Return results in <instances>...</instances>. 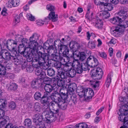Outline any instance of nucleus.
Segmentation results:
<instances>
[{
    "mask_svg": "<svg viewBox=\"0 0 128 128\" xmlns=\"http://www.w3.org/2000/svg\"><path fill=\"white\" fill-rule=\"evenodd\" d=\"M61 41L59 39H57L54 42V45L53 44L52 45H49V46H46L45 47V44L44 46L46 49L48 50V52L51 53L53 52V53H55L56 52L57 46L58 47V49L59 51L63 55L69 53V50L68 47L66 45H64L61 43Z\"/></svg>",
    "mask_w": 128,
    "mask_h": 128,
    "instance_id": "nucleus-1",
    "label": "nucleus"
},
{
    "mask_svg": "<svg viewBox=\"0 0 128 128\" xmlns=\"http://www.w3.org/2000/svg\"><path fill=\"white\" fill-rule=\"evenodd\" d=\"M6 46L7 48L9 50L12 52L13 51L14 53L15 52L14 57V58L13 59L12 61L14 62V64L16 65H20L23 61V59L21 56H16L17 52L16 49L17 47V45L16 42L12 40H8Z\"/></svg>",
    "mask_w": 128,
    "mask_h": 128,
    "instance_id": "nucleus-2",
    "label": "nucleus"
},
{
    "mask_svg": "<svg viewBox=\"0 0 128 128\" xmlns=\"http://www.w3.org/2000/svg\"><path fill=\"white\" fill-rule=\"evenodd\" d=\"M38 54V57L35 59V61L38 63V66L41 67L42 66V68L44 70H47L48 67L47 61L49 59V55L47 53L42 52L39 53Z\"/></svg>",
    "mask_w": 128,
    "mask_h": 128,
    "instance_id": "nucleus-3",
    "label": "nucleus"
},
{
    "mask_svg": "<svg viewBox=\"0 0 128 128\" xmlns=\"http://www.w3.org/2000/svg\"><path fill=\"white\" fill-rule=\"evenodd\" d=\"M128 27V21H125L122 24H118L114 28L111 29L112 34L115 36H117L120 35V34L123 32L125 28Z\"/></svg>",
    "mask_w": 128,
    "mask_h": 128,
    "instance_id": "nucleus-4",
    "label": "nucleus"
},
{
    "mask_svg": "<svg viewBox=\"0 0 128 128\" xmlns=\"http://www.w3.org/2000/svg\"><path fill=\"white\" fill-rule=\"evenodd\" d=\"M122 108L119 110L118 113L119 115L118 118L120 121L124 122V124H125L126 122H128H128V109L125 106H123Z\"/></svg>",
    "mask_w": 128,
    "mask_h": 128,
    "instance_id": "nucleus-5",
    "label": "nucleus"
},
{
    "mask_svg": "<svg viewBox=\"0 0 128 128\" xmlns=\"http://www.w3.org/2000/svg\"><path fill=\"white\" fill-rule=\"evenodd\" d=\"M70 55L69 53L68 54H66L61 58V61L62 63L63 68L65 72H68L72 68V65L68 63L70 60V58L68 57Z\"/></svg>",
    "mask_w": 128,
    "mask_h": 128,
    "instance_id": "nucleus-6",
    "label": "nucleus"
},
{
    "mask_svg": "<svg viewBox=\"0 0 128 128\" xmlns=\"http://www.w3.org/2000/svg\"><path fill=\"white\" fill-rule=\"evenodd\" d=\"M56 114L51 110L48 111H44L42 112L43 115L44 116L46 120L50 122H54L56 120L57 118Z\"/></svg>",
    "mask_w": 128,
    "mask_h": 128,
    "instance_id": "nucleus-7",
    "label": "nucleus"
},
{
    "mask_svg": "<svg viewBox=\"0 0 128 128\" xmlns=\"http://www.w3.org/2000/svg\"><path fill=\"white\" fill-rule=\"evenodd\" d=\"M92 77L95 80H98L101 78L103 75V72L100 68H97L96 70L93 69L91 70Z\"/></svg>",
    "mask_w": 128,
    "mask_h": 128,
    "instance_id": "nucleus-8",
    "label": "nucleus"
},
{
    "mask_svg": "<svg viewBox=\"0 0 128 128\" xmlns=\"http://www.w3.org/2000/svg\"><path fill=\"white\" fill-rule=\"evenodd\" d=\"M36 48H30V53H29V52L27 53L26 55V57L27 58V60L28 62H30L32 60L34 55H35L37 54L38 55V57H36L35 59L34 60V61H35V59L36 58H38V57L39 54H38L40 52H39L38 53L36 49Z\"/></svg>",
    "mask_w": 128,
    "mask_h": 128,
    "instance_id": "nucleus-9",
    "label": "nucleus"
},
{
    "mask_svg": "<svg viewBox=\"0 0 128 128\" xmlns=\"http://www.w3.org/2000/svg\"><path fill=\"white\" fill-rule=\"evenodd\" d=\"M5 114L4 111L0 109V128L2 127L9 120V117L4 116Z\"/></svg>",
    "mask_w": 128,
    "mask_h": 128,
    "instance_id": "nucleus-10",
    "label": "nucleus"
},
{
    "mask_svg": "<svg viewBox=\"0 0 128 128\" xmlns=\"http://www.w3.org/2000/svg\"><path fill=\"white\" fill-rule=\"evenodd\" d=\"M2 55L4 56V59L7 61L13 60V58H14V55L15 54V52L14 53V52H12V53H10L8 50L6 49H2Z\"/></svg>",
    "mask_w": 128,
    "mask_h": 128,
    "instance_id": "nucleus-11",
    "label": "nucleus"
},
{
    "mask_svg": "<svg viewBox=\"0 0 128 128\" xmlns=\"http://www.w3.org/2000/svg\"><path fill=\"white\" fill-rule=\"evenodd\" d=\"M87 62L89 66L92 68L96 66L98 64V59L94 56H89L87 59Z\"/></svg>",
    "mask_w": 128,
    "mask_h": 128,
    "instance_id": "nucleus-12",
    "label": "nucleus"
},
{
    "mask_svg": "<svg viewBox=\"0 0 128 128\" xmlns=\"http://www.w3.org/2000/svg\"><path fill=\"white\" fill-rule=\"evenodd\" d=\"M126 8V7H123L121 8V10L118 12V16L122 22L128 16Z\"/></svg>",
    "mask_w": 128,
    "mask_h": 128,
    "instance_id": "nucleus-13",
    "label": "nucleus"
},
{
    "mask_svg": "<svg viewBox=\"0 0 128 128\" xmlns=\"http://www.w3.org/2000/svg\"><path fill=\"white\" fill-rule=\"evenodd\" d=\"M34 66L36 68V74L37 76H40V78L43 79L46 75L45 72L42 71V68L38 66L37 62L35 64Z\"/></svg>",
    "mask_w": 128,
    "mask_h": 128,
    "instance_id": "nucleus-14",
    "label": "nucleus"
},
{
    "mask_svg": "<svg viewBox=\"0 0 128 128\" xmlns=\"http://www.w3.org/2000/svg\"><path fill=\"white\" fill-rule=\"evenodd\" d=\"M72 66L75 67V70L77 74H80L82 73L83 70L80 66V63L78 59H74L73 60L72 63Z\"/></svg>",
    "mask_w": 128,
    "mask_h": 128,
    "instance_id": "nucleus-15",
    "label": "nucleus"
},
{
    "mask_svg": "<svg viewBox=\"0 0 128 128\" xmlns=\"http://www.w3.org/2000/svg\"><path fill=\"white\" fill-rule=\"evenodd\" d=\"M58 74L55 78L58 80H59L60 78H61L62 79H67L66 73L63 72V70L61 67L57 69Z\"/></svg>",
    "mask_w": 128,
    "mask_h": 128,
    "instance_id": "nucleus-16",
    "label": "nucleus"
},
{
    "mask_svg": "<svg viewBox=\"0 0 128 128\" xmlns=\"http://www.w3.org/2000/svg\"><path fill=\"white\" fill-rule=\"evenodd\" d=\"M60 104L58 102H50V106L52 107V110L54 114H57L59 113L60 110Z\"/></svg>",
    "mask_w": 128,
    "mask_h": 128,
    "instance_id": "nucleus-17",
    "label": "nucleus"
},
{
    "mask_svg": "<svg viewBox=\"0 0 128 128\" xmlns=\"http://www.w3.org/2000/svg\"><path fill=\"white\" fill-rule=\"evenodd\" d=\"M78 89L76 90L77 92L78 93V95L80 98H82L83 96L85 97L86 96V94L88 91L87 89L84 88L81 86L78 88Z\"/></svg>",
    "mask_w": 128,
    "mask_h": 128,
    "instance_id": "nucleus-18",
    "label": "nucleus"
},
{
    "mask_svg": "<svg viewBox=\"0 0 128 128\" xmlns=\"http://www.w3.org/2000/svg\"><path fill=\"white\" fill-rule=\"evenodd\" d=\"M43 79L39 78L34 80L32 82L31 85L32 87L34 89L38 88L42 83V80Z\"/></svg>",
    "mask_w": 128,
    "mask_h": 128,
    "instance_id": "nucleus-19",
    "label": "nucleus"
},
{
    "mask_svg": "<svg viewBox=\"0 0 128 128\" xmlns=\"http://www.w3.org/2000/svg\"><path fill=\"white\" fill-rule=\"evenodd\" d=\"M50 97V94L44 93V94L40 99V102L42 104H49V97Z\"/></svg>",
    "mask_w": 128,
    "mask_h": 128,
    "instance_id": "nucleus-20",
    "label": "nucleus"
},
{
    "mask_svg": "<svg viewBox=\"0 0 128 128\" xmlns=\"http://www.w3.org/2000/svg\"><path fill=\"white\" fill-rule=\"evenodd\" d=\"M50 96L52 100L53 101V102H61L59 93L56 92H52L50 95Z\"/></svg>",
    "mask_w": 128,
    "mask_h": 128,
    "instance_id": "nucleus-21",
    "label": "nucleus"
},
{
    "mask_svg": "<svg viewBox=\"0 0 128 128\" xmlns=\"http://www.w3.org/2000/svg\"><path fill=\"white\" fill-rule=\"evenodd\" d=\"M68 92L65 91L63 89L60 88L59 91V94L60 96V98L61 101H65L67 99L68 97Z\"/></svg>",
    "mask_w": 128,
    "mask_h": 128,
    "instance_id": "nucleus-22",
    "label": "nucleus"
},
{
    "mask_svg": "<svg viewBox=\"0 0 128 128\" xmlns=\"http://www.w3.org/2000/svg\"><path fill=\"white\" fill-rule=\"evenodd\" d=\"M43 115L42 113L41 114L37 113L35 114V117L34 118L35 120L34 121V124L37 125L39 124V123L43 122L42 121L43 118L42 116Z\"/></svg>",
    "mask_w": 128,
    "mask_h": 128,
    "instance_id": "nucleus-23",
    "label": "nucleus"
},
{
    "mask_svg": "<svg viewBox=\"0 0 128 128\" xmlns=\"http://www.w3.org/2000/svg\"><path fill=\"white\" fill-rule=\"evenodd\" d=\"M76 87V84L74 83L70 84L68 85L67 90L66 91L70 95L72 94Z\"/></svg>",
    "mask_w": 128,
    "mask_h": 128,
    "instance_id": "nucleus-24",
    "label": "nucleus"
},
{
    "mask_svg": "<svg viewBox=\"0 0 128 128\" xmlns=\"http://www.w3.org/2000/svg\"><path fill=\"white\" fill-rule=\"evenodd\" d=\"M87 12L86 14L85 17L87 19L91 21L94 18L93 12L90 10V9L89 7L87 8Z\"/></svg>",
    "mask_w": 128,
    "mask_h": 128,
    "instance_id": "nucleus-25",
    "label": "nucleus"
},
{
    "mask_svg": "<svg viewBox=\"0 0 128 128\" xmlns=\"http://www.w3.org/2000/svg\"><path fill=\"white\" fill-rule=\"evenodd\" d=\"M17 88V85L15 83L8 84L6 86L7 89L9 91H14L16 90Z\"/></svg>",
    "mask_w": 128,
    "mask_h": 128,
    "instance_id": "nucleus-26",
    "label": "nucleus"
},
{
    "mask_svg": "<svg viewBox=\"0 0 128 128\" xmlns=\"http://www.w3.org/2000/svg\"><path fill=\"white\" fill-rule=\"evenodd\" d=\"M58 16L55 15L54 11L50 12L49 14L48 18L49 20H52V21L55 22L58 20Z\"/></svg>",
    "mask_w": 128,
    "mask_h": 128,
    "instance_id": "nucleus-27",
    "label": "nucleus"
},
{
    "mask_svg": "<svg viewBox=\"0 0 128 128\" xmlns=\"http://www.w3.org/2000/svg\"><path fill=\"white\" fill-rule=\"evenodd\" d=\"M112 74L110 72L108 74L106 80L105 84L106 86L108 88L111 82L112 77Z\"/></svg>",
    "mask_w": 128,
    "mask_h": 128,
    "instance_id": "nucleus-28",
    "label": "nucleus"
},
{
    "mask_svg": "<svg viewBox=\"0 0 128 128\" xmlns=\"http://www.w3.org/2000/svg\"><path fill=\"white\" fill-rule=\"evenodd\" d=\"M110 22L114 24H120L122 23V21L120 20L118 16H114L113 18L110 19Z\"/></svg>",
    "mask_w": 128,
    "mask_h": 128,
    "instance_id": "nucleus-29",
    "label": "nucleus"
},
{
    "mask_svg": "<svg viewBox=\"0 0 128 128\" xmlns=\"http://www.w3.org/2000/svg\"><path fill=\"white\" fill-rule=\"evenodd\" d=\"M22 38V36L19 34H17L15 36V39L16 41L13 40H7V41H6V40H4V41L3 42V43L4 44V46H6V44H7V42L8 40H14L16 42V44H17V42H20L21 41Z\"/></svg>",
    "mask_w": 128,
    "mask_h": 128,
    "instance_id": "nucleus-30",
    "label": "nucleus"
},
{
    "mask_svg": "<svg viewBox=\"0 0 128 128\" xmlns=\"http://www.w3.org/2000/svg\"><path fill=\"white\" fill-rule=\"evenodd\" d=\"M96 41L94 39H91L88 42V48L91 49H93L95 48V44Z\"/></svg>",
    "mask_w": 128,
    "mask_h": 128,
    "instance_id": "nucleus-31",
    "label": "nucleus"
},
{
    "mask_svg": "<svg viewBox=\"0 0 128 128\" xmlns=\"http://www.w3.org/2000/svg\"><path fill=\"white\" fill-rule=\"evenodd\" d=\"M29 42L27 44H28V47L30 48H37L38 44L36 41L29 40Z\"/></svg>",
    "mask_w": 128,
    "mask_h": 128,
    "instance_id": "nucleus-32",
    "label": "nucleus"
},
{
    "mask_svg": "<svg viewBox=\"0 0 128 128\" xmlns=\"http://www.w3.org/2000/svg\"><path fill=\"white\" fill-rule=\"evenodd\" d=\"M76 72L75 69L72 68L66 73L67 78L68 77L72 78L74 77L76 74Z\"/></svg>",
    "mask_w": 128,
    "mask_h": 128,
    "instance_id": "nucleus-33",
    "label": "nucleus"
},
{
    "mask_svg": "<svg viewBox=\"0 0 128 128\" xmlns=\"http://www.w3.org/2000/svg\"><path fill=\"white\" fill-rule=\"evenodd\" d=\"M102 21L98 18L96 19L95 26L98 29H101L103 25Z\"/></svg>",
    "mask_w": 128,
    "mask_h": 128,
    "instance_id": "nucleus-34",
    "label": "nucleus"
},
{
    "mask_svg": "<svg viewBox=\"0 0 128 128\" xmlns=\"http://www.w3.org/2000/svg\"><path fill=\"white\" fill-rule=\"evenodd\" d=\"M48 22V18H46L45 20H44V21H43L41 20H38L36 21V24L38 26H42L44 24H47Z\"/></svg>",
    "mask_w": 128,
    "mask_h": 128,
    "instance_id": "nucleus-35",
    "label": "nucleus"
},
{
    "mask_svg": "<svg viewBox=\"0 0 128 128\" xmlns=\"http://www.w3.org/2000/svg\"><path fill=\"white\" fill-rule=\"evenodd\" d=\"M26 45L24 44H20L18 46V49L19 52L24 54L26 50Z\"/></svg>",
    "mask_w": 128,
    "mask_h": 128,
    "instance_id": "nucleus-36",
    "label": "nucleus"
},
{
    "mask_svg": "<svg viewBox=\"0 0 128 128\" xmlns=\"http://www.w3.org/2000/svg\"><path fill=\"white\" fill-rule=\"evenodd\" d=\"M77 57H79L80 60L83 61L86 58V54L84 52H79L78 54L76 55Z\"/></svg>",
    "mask_w": 128,
    "mask_h": 128,
    "instance_id": "nucleus-37",
    "label": "nucleus"
},
{
    "mask_svg": "<svg viewBox=\"0 0 128 128\" xmlns=\"http://www.w3.org/2000/svg\"><path fill=\"white\" fill-rule=\"evenodd\" d=\"M89 64L87 62V60L86 61L85 63L82 62L80 64V66H81L83 70L87 71L89 70L88 68Z\"/></svg>",
    "mask_w": 128,
    "mask_h": 128,
    "instance_id": "nucleus-38",
    "label": "nucleus"
},
{
    "mask_svg": "<svg viewBox=\"0 0 128 128\" xmlns=\"http://www.w3.org/2000/svg\"><path fill=\"white\" fill-rule=\"evenodd\" d=\"M52 85L50 84H46L44 87V89L46 92L44 93H47L50 94V92H51L52 90Z\"/></svg>",
    "mask_w": 128,
    "mask_h": 128,
    "instance_id": "nucleus-39",
    "label": "nucleus"
},
{
    "mask_svg": "<svg viewBox=\"0 0 128 128\" xmlns=\"http://www.w3.org/2000/svg\"><path fill=\"white\" fill-rule=\"evenodd\" d=\"M113 6L111 4L106 3L105 4L104 8L106 11H111L113 9Z\"/></svg>",
    "mask_w": 128,
    "mask_h": 128,
    "instance_id": "nucleus-40",
    "label": "nucleus"
},
{
    "mask_svg": "<svg viewBox=\"0 0 128 128\" xmlns=\"http://www.w3.org/2000/svg\"><path fill=\"white\" fill-rule=\"evenodd\" d=\"M24 126L25 128H30L32 124V122L31 120L29 118H27L25 120L24 122Z\"/></svg>",
    "mask_w": 128,
    "mask_h": 128,
    "instance_id": "nucleus-41",
    "label": "nucleus"
},
{
    "mask_svg": "<svg viewBox=\"0 0 128 128\" xmlns=\"http://www.w3.org/2000/svg\"><path fill=\"white\" fill-rule=\"evenodd\" d=\"M6 72L5 67L3 65L0 64V75L2 76H4Z\"/></svg>",
    "mask_w": 128,
    "mask_h": 128,
    "instance_id": "nucleus-42",
    "label": "nucleus"
},
{
    "mask_svg": "<svg viewBox=\"0 0 128 128\" xmlns=\"http://www.w3.org/2000/svg\"><path fill=\"white\" fill-rule=\"evenodd\" d=\"M42 94L40 92H35L34 95V97L36 100H40L42 97Z\"/></svg>",
    "mask_w": 128,
    "mask_h": 128,
    "instance_id": "nucleus-43",
    "label": "nucleus"
},
{
    "mask_svg": "<svg viewBox=\"0 0 128 128\" xmlns=\"http://www.w3.org/2000/svg\"><path fill=\"white\" fill-rule=\"evenodd\" d=\"M62 54V56H60L58 55H56L54 54H52V56L51 60H52L56 61L58 60V59L60 58V60H61V58L64 56L63 54Z\"/></svg>",
    "mask_w": 128,
    "mask_h": 128,
    "instance_id": "nucleus-44",
    "label": "nucleus"
},
{
    "mask_svg": "<svg viewBox=\"0 0 128 128\" xmlns=\"http://www.w3.org/2000/svg\"><path fill=\"white\" fill-rule=\"evenodd\" d=\"M58 102L59 104H60L59 105L60 109L64 110L66 108L67 105L65 101H62L61 102Z\"/></svg>",
    "mask_w": 128,
    "mask_h": 128,
    "instance_id": "nucleus-45",
    "label": "nucleus"
},
{
    "mask_svg": "<svg viewBox=\"0 0 128 128\" xmlns=\"http://www.w3.org/2000/svg\"><path fill=\"white\" fill-rule=\"evenodd\" d=\"M48 75L50 76H54L55 74V71L54 69L52 68H48L47 70Z\"/></svg>",
    "mask_w": 128,
    "mask_h": 128,
    "instance_id": "nucleus-46",
    "label": "nucleus"
},
{
    "mask_svg": "<svg viewBox=\"0 0 128 128\" xmlns=\"http://www.w3.org/2000/svg\"><path fill=\"white\" fill-rule=\"evenodd\" d=\"M110 16V14L107 11L103 12L101 15V16H102V18L103 19L108 18Z\"/></svg>",
    "mask_w": 128,
    "mask_h": 128,
    "instance_id": "nucleus-47",
    "label": "nucleus"
},
{
    "mask_svg": "<svg viewBox=\"0 0 128 128\" xmlns=\"http://www.w3.org/2000/svg\"><path fill=\"white\" fill-rule=\"evenodd\" d=\"M88 126L87 124L85 123H80L76 125L75 128H88Z\"/></svg>",
    "mask_w": 128,
    "mask_h": 128,
    "instance_id": "nucleus-48",
    "label": "nucleus"
},
{
    "mask_svg": "<svg viewBox=\"0 0 128 128\" xmlns=\"http://www.w3.org/2000/svg\"><path fill=\"white\" fill-rule=\"evenodd\" d=\"M38 40V34L36 33L33 34L31 37H30L29 40L36 41Z\"/></svg>",
    "mask_w": 128,
    "mask_h": 128,
    "instance_id": "nucleus-49",
    "label": "nucleus"
},
{
    "mask_svg": "<svg viewBox=\"0 0 128 128\" xmlns=\"http://www.w3.org/2000/svg\"><path fill=\"white\" fill-rule=\"evenodd\" d=\"M46 8L50 12L54 11V10H55L54 6L50 4H48L46 6Z\"/></svg>",
    "mask_w": 128,
    "mask_h": 128,
    "instance_id": "nucleus-50",
    "label": "nucleus"
},
{
    "mask_svg": "<svg viewBox=\"0 0 128 128\" xmlns=\"http://www.w3.org/2000/svg\"><path fill=\"white\" fill-rule=\"evenodd\" d=\"M19 1L18 0H12L10 3L13 7H16L19 5Z\"/></svg>",
    "mask_w": 128,
    "mask_h": 128,
    "instance_id": "nucleus-51",
    "label": "nucleus"
},
{
    "mask_svg": "<svg viewBox=\"0 0 128 128\" xmlns=\"http://www.w3.org/2000/svg\"><path fill=\"white\" fill-rule=\"evenodd\" d=\"M50 103L49 104H44L42 108L44 111H48L50 110Z\"/></svg>",
    "mask_w": 128,
    "mask_h": 128,
    "instance_id": "nucleus-52",
    "label": "nucleus"
},
{
    "mask_svg": "<svg viewBox=\"0 0 128 128\" xmlns=\"http://www.w3.org/2000/svg\"><path fill=\"white\" fill-rule=\"evenodd\" d=\"M41 108V105L40 103L36 102L35 104L34 108L36 110L39 111Z\"/></svg>",
    "mask_w": 128,
    "mask_h": 128,
    "instance_id": "nucleus-53",
    "label": "nucleus"
},
{
    "mask_svg": "<svg viewBox=\"0 0 128 128\" xmlns=\"http://www.w3.org/2000/svg\"><path fill=\"white\" fill-rule=\"evenodd\" d=\"M36 127H32V128H46V126L44 122L39 123V124L35 125Z\"/></svg>",
    "mask_w": 128,
    "mask_h": 128,
    "instance_id": "nucleus-54",
    "label": "nucleus"
},
{
    "mask_svg": "<svg viewBox=\"0 0 128 128\" xmlns=\"http://www.w3.org/2000/svg\"><path fill=\"white\" fill-rule=\"evenodd\" d=\"M34 66L31 65H28L26 67V71L28 72H32L34 70Z\"/></svg>",
    "mask_w": 128,
    "mask_h": 128,
    "instance_id": "nucleus-55",
    "label": "nucleus"
},
{
    "mask_svg": "<svg viewBox=\"0 0 128 128\" xmlns=\"http://www.w3.org/2000/svg\"><path fill=\"white\" fill-rule=\"evenodd\" d=\"M6 104L4 100L0 99V108H4L6 106Z\"/></svg>",
    "mask_w": 128,
    "mask_h": 128,
    "instance_id": "nucleus-56",
    "label": "nucleus"
},
{
    "mask_svg": "<svg viewBox=\"0 0 128 128\" xmlns=\"http://www.w3.org/2000/svg\"><path fill=\"white\" fill-rule=\"evenodd\" d=\"M62 64L59 61H56L54 64V66L56 69L61 68Z\"/></svg>",
    "mask_w": 128,
    "mask_h": 128,
    "instance_id": "nucleus-57",
    "label": "nucleus"
},
{
    "mask_svg": "<svg viewBox=\"0 0 128 128\" xmlns=\"http://www.w3.org/2000/svg\"><path fill=\"white\" fill-rule=\"evenodd\" d=\"M22 14H20L19 16L18 15H16L15 16L14 20V22L15 24H17L20 22V16L22 15Z\"/></svg>",
    "mask_w": 128,
    "mask_h": 128,
    "instance_id": "nucleus-58",
    "label": "nucleus"
},
{
    "mask_svg": "<svg viewBox=\"0 0 128 128\" xmlns=\"http://www.w3.org/2000/svg\"><path fill=\"white\" fill-rule=\"evenodd\" d=\"M8 106L11 110H14L16 108V104L14 102H12L10 103Z\"/></svg>",
    "mask_w": 128,
    "mask_h": 128,
    "instance_id": "nucleus-59",
    "label": "nucleus"
},
{
    "mask_svg": "<svg viewBox=\"0 0 128 128\" xmlns=\"http://www.w3.org/2000/svg\"><path fill=\"white\" fill-rule=\"evenodd\" d=\"M70 98H71L74 104H76L77 102L76 96L75 94H71Z\"/></svg>",
    "mask_w": 128,
    "mask_h": 128,
    "instance_id": "nucleus-60",
    "label": "nucleus"
},
{
    "mask_svg": "<svg viewBox=\"0 0 128 128\" xmlns=\"http://www.w3.org/2000/svg\"><path fill=\"white\" fill-rule=\"evenodd\" d=\"M26 16L28 19L30 20L31 21H34L35 20V17L34 16H33L31 14H27Z\"/></svg>",
    "mask_w": 128,
    "mask_h": 128,
    "instance_id": "nucleus-61",
    "label": "nucleus"
},
{
    "mask_svg": "<svg viewBox=\"0 0 128 128\" xmlns=\"http://www.w3.org/2000/svg\"><path fill=\"white\" fill-rule=\"evenodd\" d=\"M98 54L100 56L104 59H106L107 58L106 54L104 52H98Z\"/></svg>",
    "mask_w": 128,
    "mask_h": 128,
    "instance_id": "nucleus-62",
    "label": "nucleus"
},
{
    "mask_svg": "<svg viewBox=\"0 0 128 128\" xmlns=\"http://www.w3.org/2000/svg\"><path fill=\"white\" fill-rule=\"evenodd\" d=\"M21 65L22 68L23 69H24L27 66V62L25 61H23L20 64Z\"/></svg>",
    "mask_w": 128,
    "mask_h": 128,
    "instance_id": "nucleus-63",
    "label": "nucleus"
},
{
    "mask_svg": "<svg viewBox=\"0 0 128 128\" xmlns=\"http://www.w3.org/2000/svg\"><path fill=\"white\" fill-rule=\"evenodd\" d=\"M2 50H1L0 52V62H2L5 60L4 56L2 55Z\"/></svg>",
    "mask_w": 128,
    "mask_h": 128,
    "instance_id": "nucleus-64",
    "label": "nucleus"
}]
</instances>
